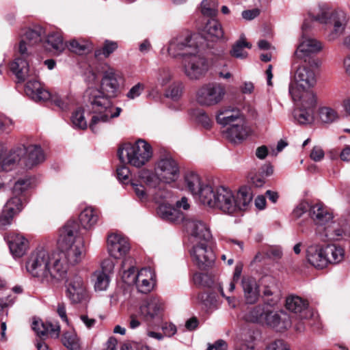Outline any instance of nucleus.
<instances>
[{"instance_id":"obj_1","label":"nucleus","mask_w":350,"mask_h":350,"mask_svg":"<svg viewBox=\"0 0 350 350\" xmlns=\"http://www.w3.org/2000/svg\"><path fill=\"white\" fill-rule=\"evenodd\" d=\"M121 75L114 68L108 67L103 74L100 82L102 91L90 88L87 91L92 113L94 114L90 124V128L94 133H97L104 123L119 116L122 109L113 107L109 96H115L119 90V79Z\"/></svg>"},{"instance_id":"obj_2","label":"nucleus","mask_w":350,"mask_h":350,"mask_svg":"<svg viewBox=\"0 0 350 350\" xmlns=\"http://www.w3.org/2000/svg\"><path fill=\"white\" fill-rule=\"evenodd\" d=\"M252 198V188L247 186L241 187L236 196L231 189L224 186H211L202 191L203 204L230 215L245 209Z\"/></svg>"},{"instance_id":"obj_3","label":"nucleus","mask_w":350,"mask_h":350,"mask_svg":"<svg viewBox=\"0 0 350 350\" xmlns=\"http://www.w3.org/2000/svg\"><path fill=\"white\" fill-rule=\"evenodd\" d=\"M27 271L42 282L55 284L65 278L67 266L59 258H51L48 251L43 248L33 251L26 262Z\"/></svg>"},{"instance_id":"obj_4","label":"nucleus","mask_w":350,"mask_h":350,"mask_svg":"<svg viewBox=\"0 0 350 350\" xmlns=\"http://www.w3.org/2000/svg\"><path fill=\"white\" fill-rule=\"evenodd\" d=\"M79 226L76 221H68L60 231L59 244L62 250V259L64 265H75L85 257L84 245L77 239Z\"/></svg>"},{"instance_id":"obj_5","label":"nucleus","mask_w":350,"mask_h":350,"mask_svg":"<svg viewBox=\"0 0 350 350\" xmlns=\"http://www.w3.org/2000/svg\"><path fill=\"white\" fill-rule=\"evenodd\" d=\"M179 176V166L171 157L159 159L155 164L154 173L145 169L138 172L139 179L151 188L157 187L161 182L165 184L174 183Z\"/></svg>"},{"instance_id":"obj_6","label":"nucleus","mask_w":350,"mask_h":350,"mask_svg":"<svg viewBox=\"0 0 350 350\" xmlns=\"http://www.w3.org/2000/svg\"><path fill=\"white\" fill-rule=\"evenodd\" d=\"M10 69L19 82L27 81L25 92L32 100L44 101L51 98L50 93L42 86L34 71L30 70L26 59L16 58L10 64Z\"/></svg>"},{"instance_id":"obj_7","label":"nucleus","mask_w":350,"mask_h":350,"mask_svg":"<svg viewBox=\"0 0 350 350\" xmlns=\"http://www.w3.org/2000/svg\"><path fill=\"white\" fill-rule=\"evenodd\" d=\"M118 154L122 163L140 168L150 161L153 150L150 144L139 139L133 144L122 145L119 148Z\"/></svg>"},{"instance_id":"obj_8","label":"nucleus","mask_w":350,"mask_h":350,"mask_svg":"<svg viewBox=\"0 0 350 350\" xmlns=\"http://www.w3.org/2000/svg\"><path fill=\"white\" fill-rule=\"evenodd\" d=\"M349 17L342 10L334 9L327 4H321L314 16V20L321 24L332 27L327 36L329 40L333 41L343 34L349 22Z\"/></svg>"},{"instance_id":"obj_9","label":"nucleus","mask_w":350,"mask_h":350,"mask_svg":"<svg viewBox=\"0 0 350 350\" xmlns=\"http://www.w3.org/2000/svg\"><path fill=\"white\" fill-rule=\"evenodd\" d=\"M291 95L297 107L293 112L295 122L300 125L311 124L314 121L317 96L314 92H306L301 96L298 90L291 88Z\"/></svg>"},{"instance_id":"obj_10","label":"nucleus","mask_w":350,"mask_h":350,"mask_svg":"<svg viewBox=\"0 0 350 350\" xmlns=\"http://www.w3.org/2000/svg\"><path fill=\"white\" fill-rule=\"evenodd\" d=\"M298 60H293V66L295 69L293 77V81L289 85V93L291 94V88L298 90L301 96L304 93L314 92L312 88L317 83V75L314 69L308 65L306 62L304 64L296 66Z\"/></svg>"},{"instance_id":"obj_11","label":"nucleus","mask_w":350,"mask_h":350,"mask_svg":"<svg viewBox=\"0 0 350 350\" xmlns=\"http://www.w3.org/2000/svg\"><path fill=\"white\" fill-rule=\"evenodd\" d=\"M225 86L219 83H208L196 92V101L202 107H213L220 103L226 95Z\"/></svg>"},{"instance_id":"obj_12","label":"nucleus","mask_w":350,"mask_h":350,"mask_svg":"<svg viewBox=\"0 0 350 350\" xmlns=\"http://www.w3.org/2000/svg\"><path fill=\"white\" fill-rule=\"evenodd\" d=\"M323 242L338 241L350 237V217L338 221H329L324 227H320L316 233Z\"/></svg>"},{"instance_id":"obj_13","label":"nucleus","mask_w":350,"mask_h":350,"mask_svg":"<svg viewBox=\"0 0 350 350\" xmlns=\"http://www.w3.org/2000/svg\"><path fill=\"white\" fill-rule=\"evenodd\" d=\"M154 200L159 204L157 214L163 219L170 222H179L184 219V215L179 209L171 206V193L165 190H159L154 195Z\"/></svg>"},{"instance_id":"obj_14","label":"nucleus","mask_w":350,"mask_h":350,"mask_svg":"<svg viewBox=\"0 0 350 350\" xmlns=\"http://www.w3.org/2000/svg\"><path fill=\"white\" fill-rule=\"evenodd\" d=\"M212 241L196 242L190 250L193 264L201 270H207L213 267L215 254L211 247Z\"/></svg>"},{"instance_id":"obj_15","label":"nucleus","mask_w":350,"mask_h":350,"mask_svg":"<svg viewBox=\"0 0 350 350\" xmlns=\"http://www.w3.org/2000/svg\"><path fill=\"white\" fill-rule=\"evenodd\" d=\"M183 71L191 80H199L205 76L208 70V63L200 55L193 53L183 59Z\"/></svg>"},{"instance_id":"obj_16","label":"nucleus","mask_w":350,"mask_h":350,"mask_svg":"<svg viewBox=\"0 0 350 350\" xmlns=\"http://www.w3.org/2000/svg\"><path fill=\"white\" fill-rule=\"evenodd\" d=\"M65 294L72 304H79L87 296V288L83 278L77 273L70 274L65 281Z\"/></svg>"},{"instance_id":"obj_17","label":"nucleus","mask_w":350,"mask_h":350,"mask_svg":"<svg viewBox=\"0 0 350 350\" xmlns=\"http://www.w3.org/2000/svg\"><path fill=\"white\" fill-rule=\"evenodd\" d=\"M14 156L12 159L9 160V162L13 163L19 161L22 157H25L26 165L31 167L36 165L45 159L44 154L38 145H29L25 146L23 145L21 147L18 148L14 151Z\"/></svg>"},{"instance_id":"obj_18","label":"nucleus","mask_w":350,"mask_h":350,"mask_svg":"<svg viewBox=\"0 0 350 350\" xmlns=\"http://www.w3.org/2000/svg\"><path fill=\"white\" fill-rule=\"evenodd\" d=\"M165 310L164 301L159 297H150L139 307V316L147 322L161 318Z\"/></svg>"},{"instance_id":"obj_19","label":"nucleus","mask_w":350,"mask_h":350,"mask_svg":"<svg viewBox=\"0 0 350 350\" xmlns=\"http://www.w3.org/2000/svg\"><path fill=\"white\" fill-rule=\"evenodd\" d=\"M184 226L188 234L193 239V243L212 241L209 227L204 221L197 219H187Z\"/></svg>"},{"instance_id":"obj_20","label":"nucleus","mask_w":350,"mask_h":350,"mask_svg":"<svg viewBox=\"0 0 350 350\" xmlns=\"http://www.w3.org/2000/svg\"><path fill=\"white\" fill-rule=\"evenodd\" d=\"M273 307L268 306L262 325H267L279 332H284L291 327L289 315L283 311L273 312Z\"/></svg>"},{"instance_id":"obj_21","label":"nucleus","mask_w":350,"mask_h":350,"mask_svg":"<svg viewBox=\"0 0 350 350\" xmlns=\"http://www.w3.org/2000/svg\"><path fill=\"white\" fill-rule=\"evenodd\" d=\"M168 53L173 56L180 55L185 59L187 56L197 53V48L191 42V38L179 37L173 39L169 44Z\"/></svg>"},{"instance_id":"obj_22","label":"nucleus","mask_w":350,"mask_h":350,"mask_svg":"<svg viewBox=\"0 0 350 350\" xmlns=\"http://www.w3.org/2000/svg\"><path fill=\"white\" fill-rule=\"evenodd\" d=\"M307 262L317 269H323L328 266V258L325 252V247L313 243L306 250Z\"/></svg>"},{"instance_id":"obj_23","label":"nucleus","mask_w":350,"mask_h":350,"mask_svg":"<svg viewBox=\"0 0 350 350\" xmlns=\"http://www.w3.org/2000/svg\"><path fill=\"white\" fill-rule=\"evenodd\" d=\"M22 209L21 199L18 196L11 198L5 204L0 215V230H5L12 224L14 215Z\"/></svg>"},{"instance_id":"obj_24","label":"nucleus","mask_w":350,"mask_h":350,"mask_svg":"<svg viewBox=\"0 0 350 350\" xmlns=\"http://www.w3.org/2000/svg\"><path fill=\"white\" fill-rule=\"evenodd\" d=\"M322 49V43L319 40L312 38L302 37L294 53V59H303L306 62L307 57L312 54L321 51Z\"/></svg>"},{"instance_id":"obj_25","label":"nucleus","mask_w":350,"mask_h":350,"mask_svg":"<svg viewBox=\"0 0 350 350\" xmlns=\"http://www.w3.org/2000/svg\"><path fill=\"white\" fill-rule=\"evenodd\" d=\"M44 29L40 26H35L33 28H28L22 36L19 43L18 51L21 55V59H26L27 57V45H34L42 40V37L44 34Z\"/></svg>"},{"instance_id":"obj_26","label":"nucleus","mask_w":350,"mask_h":350,"mask_svg":"<svg viewBox=\"0 0 350 350\" xmlns=\"http://www.w3.org/2000/svg\"><path fill=\"white\" fill-rule=\"evenodd\" d=\"M107 247L109 254L115 258L126 255L130 250L128 239L118 234H111L108 237Z\"/></svg>"},{"instance_id":"obj_27","label":"nucleus","mask_w":350,"mask_h":350,"mask_svg":"<svg viewBox=\"0 0 350 350\" xmlns=\"http://www.w3.org/2000/svg\"><path fill=\"white\" fill-rule=\"evenodd\" d=\"M10 251L14 258L23 256L29 248L27 239L20 234H10L7 236Z\"/></svg>"},{"instance_id":"obj_28","label":"nucleus","mask_w":350,"mask_h":350,"mask_svg":"<svg viewBox=\"0 0 350 350\" xmlns=\"http://www.w3.org/2000/svg\"><path fill=\"white\" fill-rule=\"evenodd\" d=\"M307 301L295 295L288 296L286 299V308L287 310L295 314H299L301 319H308L312 316L310 310L308 308Z\"/></svg>"},{"instance_id":"obj_29","label":"nucleus","mask_w":350,"mask_h":350,"mask_svg":"<svg viewBox=\"0 0 350 350\" xmlns=\"http://www.w3.org/2000/svg\"><path fill=\"white\" fill-rule=\"evenodd\" d=\"M184 180L185 185L189 191L193 196H198L200 201L202 203V191L206 188L211 187V186L204 183L200 176L195 172L187 173Z\"/></svg>"},{"instance_id":"obj_30","label":"nucleus","mask_w":350,"mask_h":350,"mask_svg":"<svg viewBox=\"0 0 350 350\" xmlns=\"http://www.w3.org/2000/svg\"><path fill=\"white\" fill-rule=\"evenodd\" d=\"M245 301L248 304H255L259 298V286L255 278L244 277L241 280Z\"/></svg>"},{"instance_id":"obj_31","label":"nucleus","mask_w":350,"mask_h":350,"mask_svg":"<svg viewBox=\"0 0 350 350\" xmlns=\"http://www.w3.org/2000/svg\"><path fill=\"white\" fill-rule=\"evenodd\" d=\"M224 133L230 142L237 143L246 139L249 135V129L242 119L241 122H237L230 125Z\"/></svg>"},{"instance_id":"obj_32","label":"nucleus","mask_w":350,"mask_h":350,"mask_svg":"<svg viewBox=\"0 0 350 350\" xmlns=\"http://www.w3.org/2000/svg\"><path fill=\"white\" fill-rule=\"evenodd\" d=\"M204 38L207 41L217 42L224 36L221 24L215 19H209L202 31Z\"/></svg>"},{"instance_id":"obj_33","label":"nucleus","mask_w":350,"mask_h":350,"mask_svg":"<svg viewBox=\"0 0 350 350\" xmlns=\"http://www.w3.org/2000/svg\"><path fill=\"white\" fill-rule=\"evenodd\" d=\"M154 273L150 268H143L137 273L135 284L138 291L142 293L150 292L154 286Z\"/></svg>"},{"instance_id":"obj_34","label":"nucleus","mask_w":350,"mask_h":350,"mask_svg":"<svg viewBox=\"0 0 350 350\" xmlns=\"http://www.w3.org/2000/svg\"><path fill=\"white\" fill-rule=\"evenodd\" d=\"M32 328L40 337L50 335L51 337L57 338L60 332V326L57 323H44L41 320L33 321Z\"/></svg>"},{"instance_id":"obj_35","label":"nucleus","mask_w":350,"mask_h":350,"mask_svg":"<svg viewBox=\"0 0 350 350\" xmlns=\"http://www.w3.org/2000/svg\"><path fill=\"white\" fill-rule=\"evenodd\" d=\"M309 215L315 224L320 226H325L332 219V215L320 204L311 206Z\"/></svg>"},{"instance_id":"obj_36","label":"nucleus","mask_w":350,"mask_h":350,"mask_svg":"<svg viewBox=\"0 0 350 350\" xmlns=\"http://www.w3.org/2000/svg\"><path fill=\"white\" fill-rule=\"evenodd\" d=\"M242 119L240 112L234 109H221L216 116L217 122L223 126L241 122Z\"/></svg>"},{"instance_id":"obj_37","label":"nucleus","mask_w":350,"mask_h":350,"mask_svg":"<svg viewBox=\"0 0 350 350\" xmlns=\"http://www.w3.org/2000/svg\"><path fill=\"white\" fill-rule=\"evenodd\" d=\"M44 46L46 50L55 55H59L66 48L62 36L59 33H52L48 35Z\"/></svg>"},{"instance_id":"obj_38","label":"nucleus","mask_w":350,"mask_h":350,"mask_svg":"<svg viewBox=\"0 0 350 350\" xmlns=\"http://www.w3.org/2000/svg\"><path fill=\"white\" fill-rule=\"evenodd\" d=\"M268 306L259 304L251 308L243 316V319L251 323L263 324Z\"/></svg>"},{"instance_id":"obj_39","label":"nucleus","mask_w":350,"mask_h":350,"mask_svg":"<svg viewBox=\"0 0 350 350\" xmlns=\"http://www.w3.org/2000/svg\"><path fill=\"white\" fill-rule=\"evenodd\" d=\"M98 213L92 207L84 208L79 215L81 226L86 230L92 228L98 220Z\"/></svg>"},{"instance_id":"obj_40","label":"nucleus","mask_w":350,"mask_h":350,"mask_svg":"<svg viewBox=\"0 0 350 350\" xmlns=\"http://www.w3.org/2000/svg\"><path fill=\"white\" fill-rule=\"evenodd\" d=\"M325 252L329 260L328 265L338 264L342 262L345 256V250L342 247L334 244L325 246Z\"/></svg>"},{"instance_id":"obj_41","label":"nucleus","mask_w":350,"mask_h":350,"mask_svg":"<svg viewBox=\"0 0 350 350\" xmlns=\"http://www.w3.org/2000/svg\"><path fill=\"white\" fill-rule=\"evenodd\" d=\"M92 280L96 291H105L109 286V276L104 271H96L92 275Z\"/></svg>"},{"instance_id":"obj_42","label":"nucleus","mask_w":350,"mask_h":350,"mask_svg":"<svg viewBox=\"0 0 350 350\" xmlns=\"http://www.w3.org/2000/svg\"><path fill=\"white\" fill-rule=\"evenodd\" d=\"M318 116L320 121L323 124H331L338 118L337 111L334 109L327 106L319 107Z\"/></svg>"},{"instance_id":"obj_43","label":"nucleus","mask_w":350,"mask_h":350,"mask_svg":"<svg viewBox=\"0 0 350 350\" xmlns=\"http://www.w3.org/2000/svg\"><path fill=\"white\" fill-rule=\"evenodd\" d=\"M251 46L252 45L247 42L243 37H241L233 44L230 51V54L236 58H245L247 55V53L244 50V49H250Z\"/></svg>"},{"instance_id":"obj_44","label":"nucleus","mask_w":350,"mask_h":350,"mask_svg":"<svg viewBox=\"0 0 350 350\" xmlns=\"http://www.w3.org/2000/svg\"><path fill=\"white\" fill-rule=\"evenodd\" d=\"M191 114L192 117L206 129H209L213 125V121L208 114L202 109H193Z\"/></svg>"},{"instance_id":"obj_45","label":"nucleus","mask_w":350,"mask_h":350,"mask_svg":"<svg viewBox=\"0 0 350 350\" xmlns=\"http://www.w3.org/2000/svg\"><path fill=\"white\" fill-rule=\"evenodd\" d=\"M218 0H203L201 3V13L204 16H215L218 12Z\"/></svg>"},{"instance_id":"obj_46","label":"nucleus","mask_w":350,"mask_h":350,"mask_svg":"<svg viewBox=\"0 0 350 350\" xmlns=\"http://www.w3.org/2000/svg\"><path fill=\"white\" fill-rule=\"evenodd\" d=\"M173 75L167 68H159L155 75L157 84L161 87L167 85L172 79Z\"/></svg>"},{"instance_id":"obj_47","label":"nucleus","mask_w":350,"mask_h":350,"mask_svg":"<svg viewBox=\"0 0 350 350\" xmlns=\"http://www.w3.org/2000/svg\"><path fill=\"white\" fill-rule=\"evenodd\" d=\"M62 342L64 345L70 350H79L80 349L79 338L77 334L73 332L64 333Z\"/></svg>"},{"instance_id":"obj_48","label":"nucleus","mask_w":350,"mask_h":350,"mask_svg":"<svg viewBox=\"0 0 350 350\" xmlns=\"http://www.w3.org/2000/svg\"><path fill=\"white\" fill-rule=\"evenodd\" d=\"M68 48L70 51L79 55L86 53L90 50L88 44L84 41L77 40H71L68 45Z\"/></svg>"},{"instance_id":"obj_49","label":"nucleus","mask_w":350,"mask_h":350,"mask_svg":"<svg viewBox=\"0 0 350 350\" xmlns=\"http://www.w3.org/2000/svg\"><path fill=\"white\" fill-rule=\"evenodd\" d=\"M71 121L73 126L76 128L85 129L88 124L85 119L83 111L79 109L76 110L72 115Z\"/></svg>"},{"instance_id":"obj_50","label":"nucleus","mask_w":350,"mask_h":350,"mask_svg":"<svg viewBox=\"0 0 350 350\" xmlns=\"http://www.w3.org/2000/svg\"><path fill=\"white\" fill-rule=\"evenodd\" d=\"M263 297L265 299V304L273 307L280 301V295L275 294L269 287H265L263 291Z\"/></svg>"},{"instance_id":"obj_51","label":"nucleus","mask_w":350,"mask_h":350,"mask_svg":"<svg viewBox=\"0 0 350 350\" xmlns=\"http://www.w3.org/2000/svg\"><path fill=\"white\" fill-rule=\"evenodd\" d=\"M183 84L180 82L173 83L166 93L167 96L174 100L178 99L182 94Z\"/></svg>"},{"instance_id":"obj_52","label":"nucleus","mask_w":350,"mask_h":350,"mask_svg":"<svg viewBox=\"0 0 350 350\" xmlns=\"http://www.w3.org/2000/svg\"><path fill=\"white\" fill-rule=\"evenodd\" d=\"M51 100L52 102L62 110L67 109L71 102L70 98L66 95H54L52 96Z\"/></svg>"},{"instance_id":"obj_53","label":"nucleus","mask_w":350,"mask_h":350,"mask_svg":"<svg viewBox=\"0 0 350 350\" xmlns=\"http://www.w3.org/2000/svg\"><path fill=\"white\" fill-rule=\"evenodd\" d=\"M265 350H291L289 345L283 340L277 339L269 342Z\"/></svg>"},{"instance_id":"obj_54","label":"nucleus","mask_w":350,"mask_h":350,"mask_svg":"<svg viewBox=\"0 0 350 350\" xmlns=\"http://www.w3.org/2000/svg\"><path fill=\"white\" fill-rule=\"evenodd\" d=\"M122 278L124 282L128 285L135 284L137 279V274L135 273V268L131 267L127 271H124Z\"/></svg>"},{"instance_id":"obj_55","label":"nucleus","mask_w":350,"mask_h":350,"mask_svg":"<svg viewBox=\"0 0 350 350\" xmlns=\"http://www.w3.org/2000/svg\"><path fill=\"white\" fill-rule=\"evenodd\" d=\"M193 280L195 284L201 286H208L211 284V280L206 273H196L193 276Z\"/></svg>"},{"instance_id":"obj_56","label":"nucleus","mask_w":350,"mask_h":350,"mask_svg":"<svg viewBox=\"0 0 350 350\" xmlns=\"http://www.w3.org/2000/svg\"><path fill=\"white\" fill-rule=\"evenodd\" d=\"M145 89V85L142 83H137L133 86L126 93L129 99L133 100L139 97Z\"/></svg>"},{"instance_id":"obj_57","label":"nucleus","mask_w":350,"mask_h":350,"mask_svg":"<svg viewBox=\"0 0 350 350\" xmlns=\"http://www.w3.org/2000/svg\"><path fill=\"white\" fill-rule=\"evenodd\" d=\"M198 298L206 309L215 307L216 299L213 295L203 293L200 295Z\"/></svg>"},{"instance_id":"obj_58","label":"nucleus","mask_w":350,"mask_h":350,"mask_svg":"<svg viewBox=\"0 0 350 350\" xmlns=\"http://www.w3.org/2000/svg\"><path fill=\"white\" fill-rule=\"evenodd\" d=\"M30 183L28 180L19 179L17 180L13 187L14 193L16 195H20L23 191L27 190L29 187Z\"/></svg>"},{"instance_id":"obj_59","label":"nucleus","mask_w":350,"mask_h":350,"mask_svg":"<svg viewBox=\"0 0 350 350\" xmlns=\"http://www.w3.org/2000/svg\"><path fill=\"white\" fill-rule=\"evenodd\" d=\"M324 157L325 152L320 146H315L312 148L310 154V158L312 161L319 162L323 159Z\"/></svg>"},{"instance_id":"obj_60","label":"nucleus","mask_w":350,"mask_h":350,"mask_svg":"<svg viewBox=\"0 0 350 350\" xmlns=\"http://www.w3.org/2000/svg\"><path fill=\"white\" fill-rule=\"evenodd\" d=\"M132 187L136 196L141 200L145 201L148 200V194L145 187L142 184L132 183Z\"/></svg>"},{"instance_id":"obj_61","label":"nucleus","mask_w":350,"mask_h":350,"mask_svg":"<svg viewBox=\"0 0 350 350\" xmlns=\"http://www.w3.org/2000/svg\"><path fill=\"white\" fill-rule=\"evenodd\" d=\"M310 205L307 202H300L296 208L293 210V215L299 218L303 215L306 211L310 210Z\"/></svg>"},{"instance_id":"obj_62","label":"nucleus","mask_w":350,"mask_h":350,"mask_svg":"<svg viewBox=\"0 0 350 350\" xmlns=\"http://www.w3.org/2000/svg\"><path fill=\"white\" fill-rule=\"evenodd\" d=\"M115 267V262L110 258L105 259L101 264V269L98 270V271H104L109 275V273H112Z\"/></svg>"},{"instance_id":"obj_63","label":"nucleus","mask_w":350,"mask_h":350,"mask_svg":"<svg viewBox=\"0 0 350 350\" xmlns=\"http://www.w3.org/2000/svg\"><path fill=\"white\" fill-rule=\"evenodd\" d=\"M162 329L164 334L168 337L174 336L177 332L176 327L172 323H165L162 325Z\"/></svg>"},{"instance_id":"obj_64","label":"nucleus","mask_w":350,"mask_h":350,"mask_svg":"<svg viewBox=\"0 0 350 350\" xmlns=\"http://www.w3.org/2000/svg\"><path fill=\"white\" fill-rule=\"evenodd\" d=\"M206 350H228V344L224 340H218L213 345L208 344Z\"/></svg>"}]
</instances>
